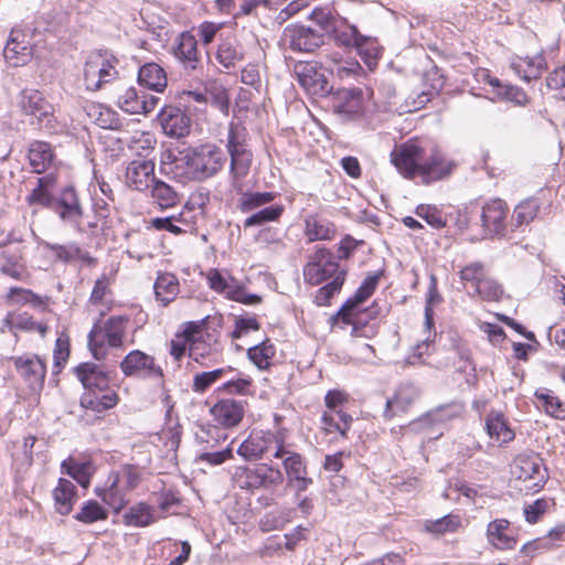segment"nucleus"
Masks as SVG:
<instances>
[{
    "label": "nucleus",
    "instance_id": "1",
    "mask_svg": "<svg viewBox=\"0 0 565 565\" xmlns=\"http://www.w3.org/2000/svg\"><path fill=\"white\" fill-rule=\"evenodd\" d=\"M390 157L403 178L418 179L426 185L448 178L456 168V162L438 148L426 146L416 139L396 146Z\"/></svg>",
    "mask_w": 565,
    "mask_h": 565
},
{
    "label": "nucleus",
    "instance_id": "2",
    "mask_svg": "<svg viewBox=\"0 0 565 565\" xmlns=\"http://www.w3.org/2000/svg\"><path fill=\"white\" fill-rule=\"evenodd\" d=\"M347 269L342 268L338 257L328 248L320 247L312 255L303 267V279L307 284L318 286L328 279L329 284L318 289L316 303L327 306L331 298L338 294L345 280Z\"/></svg>",
    "mask_w": 565,
    "mask_h": 565
},
{
    "label": "nucleus",
    "instance_id": "3",
    "mask_svg": "<svg viewBox=\"0 0 565 565\" xmlns=\"http://www.w3.org/2000/svg\"><path fill=\"white\" fill-rule=\"evenodd\" d=\"M179 162L186 167L188 178L201 181L217 174L226 162V156L221 148L206 143L186 152Z\"/></svg>",
    "mask_w": 565,
    "mask_h": 565
},
{
    "label": "nucleus",
    "instance_id": "4",
    "mask_svg": "<svg viewBox=\"0 0 565 565\" xmlns=\"http://www.w3.org/2000/svg\"><path fill=\"white\" fill-rule=\"evenodd\" d=\"M310 19L324 33L331 34L338 45L354 47L359 43L360 38H362L355 25L350 24L345 18L340 17L329 7L315 8Z\"/></svg>",
    "mask_w": 565,
    "mask_h": 565
},
{
    "label": "nucleus",
    "instance_id": "5",
    "mask_svg": "<svg viewBox=\"0 0 565 565\" xmlns=\"http://www.w3.org/2000/svg\"><path fill=\"white\" fill-rule=\"evenodd\" d=\"M118 60L108 52H93L85 62L83 76L87 90L96 92L105 84L115 81L119 72L117 70Z\"/></svg>",
    "mask_w": 565,
    "mask_h": 565
},
{
    "label": "nucleus",
    "instance_id": "6",
    "mask_svg": "<svg viewBox=\"0 0 565 565\" xmlns=\"http://www.w3.org/2000/svg\"><path fill=\"white\" fill-rule=\"evenodd\" d=\"M237 454L247 460L270 454L274 458L286 455L285 439L281 433L254 430L237 449Z\"/></svg>",
    "mask_w": 565,
    "mask_h": 565
},
{
    "label": "nucleus",
    "instance_id": "7",
    "mask_svg": "<svg viewBox=\"0 0 565 565\" xmlns=\"http://www.w3.org/2000/svg\"><path fill=\"white\" fill-rule=\"evenodd\" d=\"M235 484L243 490L278 487L284 481V475L278 468L266 463L254 467H238L233 476Z\"/></svg>",
    "mask_w": 565,
    "mask_h": 565
},
{
    "label": "nucleus",
    "instance_id": "8",
    "mask_svg": "<svg viewBox=\"0 0 565 565\" xmlns=\"http://www.w3.org/2000/svg\"><path fill=\"white\" fill-rule=\"evenodd\" d=\"M127 319L124 317H110L103 327H94L88 334V348L96 360L106 356L105 342L110 348H119L122 344Z\"/></svg>",
    "mask_w": 565,
    "mask_h": 565
},
{
    "label": "nucleus",
    "instance_id": "9",
    "mask_svg": "<svg viewBox=\"0 0 565 565\" xmlns=\"http://www.w3.org/2000/svg\"><path fill=\"white\" fill-rule=\"evenodd\" d=\"M512 475L523 483L526 492L540 491L547 480V469L536 455H519L512 465Z\"/></svg>",
    "mask_w": 565,
    "mask_h": 565
},
{
    "label": "nucleus",
    "instance_id": "10",
    "mask_svg": "<svg viewBox=\"0 0 565 565\" xmlns=\"http://www.w3.org/2000/svg\"><path fill=\"white\" fill-rule=\"evenodd\" d=\"M462 412L463 407L460 404L439 406L418 419L411 422L408 429L414 433H426L428 438H433L435 433H437L435 437H438L443 435V431L438 430L436 427L459 417Z\"/></svg>",
    "mask_w": 565,
    "mask_h": 565
},
{
    "label": "nucleus",
    "instance_id": "11",
    "mask_svg": "<svg viewBox=\"0 0 565 565\" xmlns=\"http://www.w3.org/2000/svg\"><path fill=\"white\" fill-rule=\"evenodd\" d=\"M190 358L202 366L216 364L222 360V347L210 333L202 332L200 327L191 329Z\"/></svg>",
    "mask_w": 565,
    "mask_h": 565
},
{
    "label": "nucleus",
    "instance_id": "12",
    "mask_svg": "<svg viewBox=\"0 0 565 565\" xmlns=\"http://www.w3.org/2000/svg\"><path fill=\"white\" fill-rule=\"evenodd\" d=\"M18 374L24 380L32 392H40L44 386L46 365L36 354L24 353L11 358Z\"/></svg>",
    "mask_w": 565,
    "mask_h": 565
},
{
    "label": "nucleus",
    "instance_id": "13",
    "mask_svg": "<svg viewBox=\"0 0 565 565\" xmlns=\"http://www.w3.org/2000/svg\"><path fill=\"white\" fill-rule=\"evenodd\" d=\"M18 106L25 116L33 117L38 124H50L53 118V106L38 89H22L18 97Z\"/></svg>",
    "mask_w": 565,
    "mask_h": 565
},
{
    "label": "nucleus",
    "instance_id": "14",
    "mask_svg": "<svg viewBox=\"0 0 565 565\" xmlns=\"http://www.w3.org/2000/svg\"><path fill=\"white\" fill-rule=\"evenodd\" d=\"M51 209L63 220L71 224L77 231H82L81 221L83 210L79 204L75 190L67 186L61 191L57 198H54Z\"/></svg>",
    "mask_w": 565,
    "mask_h": 565
},
{
    "label": "nucleus",
    "instance_id": "15",
    "mask_svg": "<svg viewBox=\"0 0 565 565\" xmlns=\"http://www.w3.org/2000/svg\"><path fill=\"white\" fill-rule=\"evenodd\" d=\"M120 369L126 376H146L160 380L163 376L160 366L156 365L154 359L145 352L134 350L120 362Z\"/></svg>",
    "mask_w": 565,
    "mask_h": 565
},
{
    "label": "nucleus",
    "instance_id": "16",
    "mask_svg": "<svg viewBox=\"0 0 565 565\" xmlns=\"http://www.w3.org/2000/svg\"><path fill=\"white\" fill-rule=\"evenodd\" d=\"M33 55V45L28 34L22 30L13 29L3 49V56L10 66L25 65Z\"/></svg>",
    "mask_w": 565,
    "mask_h": 565
},
{
    "label": "nucleus",
    "instance_id": "17",
    "mask_svg": "<svg viewBox=\"0 0 565 565\" xmlns=\"http://www.w3.org/2000/svg\"><path fill=\"white\" fill-rule=\"evenodd\" d=\"M281 459L288 486L294 488L297 494L305 492L312 483V479L308 477L307 466L302 456L286 449V455Z\"/></svg>",
    "mask_w": 565,
    "mask_h": 565
},
{
    "label": "nucleus",
    "instance_id": "18",
    "mask_svg": "<svg viewBox=\"0 0 565 565\" xmlns=\"http://www.w3.org/2000/svg\"><path fill=\"white\" fill-rule=\"evenodd\" d=\"M285 36L294 51L313 52L324 42V32L305 25H291L285 30Z\"/></svg>",
    "mask_w": 565,
    "mask_h": 565
},
{
    "label": "nucleus",
    "instance_id": "19",
    "mask_svg": "<svg viewBox=\"0 0 565 565\" xmlns=\"http://www.w3.org/2000/svg\"><path fill=\"white\" fill-rule=\"evenodd\" d=\"M159 98L135 87L126 88L119 96L117 104L128 114H149L158 105Z\"/></svg>",
    "mask_w": 565,
    "mask_h": 565
},
{
    "label": "nucleus",
    "instance_id": "20",
    "mask_svg": "<svg viewBox=\"0 0 565 565\" xmlns=\"http://www.w3.org/2000/svg\"><path fill=\"white\" fill-rule=\"evenodd\" d=\"M381 276V271L369 274L358 290L354 292V295L343 303V306L338 311V316H340L344 322H352L354 311L361 303L366 301L374 294Z\"/></svg>",
    "mask_w": 565,
    "mask_h": 565
},
{
    "label": "nucleus",
    "instance_id": "21",
    "mask_svg": "<svg viewBox=\"0 0 565 565\" xmlns=\"http://www.w3.org/2000/svg\"><path fill=\"white\" fill-rule=\"evenodd\" d=\"M159 121L163 132L172 138H181L190 132L191 119L179 107H163L159 114Z\"/></svg>",
    "mask_w": 565,
    "mask_h": 565
},
{
    "label": "nucleus",
    "instance_id": "22",
    "mask_svg": "<svg viewBox=\"0 0 565 565\" xmlns=\"http://www.w3.org/2000/svg\"><path fill=\"white\" fill-rule=\"evenodd\" d=\"M508 207L500 199H493L482 206L481 221L487 234L502 236L505 231Z\"/></svg>",
    "mask_w": 565,
    "mask_h": 565
},
{
    "label": "nucleus",
    "instance_id": "23",
    "mask_svg": "<svg viewBox=\"0 0 565 565\" xmlns=\"http://www.w3.org/2000/svg\"><path fill=\"white\" fill-rule=\"evenodd\" d=\"M372 90L367 87H354L342 92L341 102L337 106L339 114L348 119H353L363 114L366 102L371 98Z\"/></svg>",
    "mask_w": 565,
    "mask_h": 565
},
{
    "label": "nucleus",
    "instance_id": "24",
    "mask_svg": "<svg viewBox=\"0 0 565 565\" xmlns=\"http://www.w3.org/2000/svg\"><path fill=\"white\" fill-rule=\"evenodd\" d=\"M94 492L105 504L116 512L122 510L129 502L130 492L121 487V482L113 472L109 473L105 486L96 487Z\"/></svg>",
    "mask_w": 565,
    "mask_h": 565
},
{
    "label": "nucleus",
    "instance_id": "25",
    "mask_svg": "<svg viewBox=\"0 0 565 565\" xmlns=\"http://www.w3.org/2000/svg\"><path fill=\"white\" fill-rule=\"evenodd\" d=\"M245 414V402L224 398L218 401L212 408L211 415L218 425L234 427L241 423Z\"/></svg>",
    "mask_w": 565,
    "mask_h": 565
},
{
    "label": "nucleus",
    "instance_id": "26",
    "mask_svg": "<svg viewBox=\"0 0 565 565\" xmlns=\"http://www.w3.org/2000/svg\"><path fill=\"white\" fill-rule=\"evenodd\" d=\"M299 84L312 95L323 96L331 89L326 76L311 63H299L295 68Z\"/></svg>",
    "mask_w": 565,
    "mask_h": 565
},
{
    "label": "nucleus",
    "instance_id": "27",
    "mask_svg": "<svg viewBox=\"0 0 565 565\" xmlns=\"http://www.w3.org/2000/svg\"><path fill=\"white\" fill-rule=\"evenodd\" d=\"M126 181L137 191L150 188L156 181L154 162L146 159L132 160L126 169Z\"/></svg>",
    "mask_w": 565,
    "mask_h": 565
},
{
    "label": "nucleus",
    "instance_id": "28",
    "mask_svg": "<svg viewBox=\"0 0 565 565\" xmlns=\"http://www.w3.org/2000/svg\"><path fill=\"white\" fill-rule=\"evenodd\" d=\"M43 247L50 252L52 258L56 262L71 263L81 260L88 266H94L96 259L88 252L82 249L77 243L70 242L67 244L43 243Z\"/></svg>",
    "mask_w": 565,
    "mask_h": 565
},
{
    "label": "nucleus",
    "instance_id": "29",
    "mask_svg": "<svg viewBox=\"0 0 565 565\" xmlns=\"http://www.w3.org/2000/svg\"><path fill=\"white\" fill-rule=\"evenodd\" d=\"M486 431L498 446H504L515 438V431L503 413L492 411L486 416Z\"/></svg>",
    "mask_w": 565,
    "mask_h": 565
},
{
    "label": "nucleus",
    "instance_id": "30",
    "mask_svg": "<svg viewBox=\"0 0 565 565\" xmlns=\"http://www.w3.org/2000/svg\"><path fill=\"white\" fill-rule=\"evenodd\" d=\"M487 541L497 550H512L516 545V537L507 519H497L487 526Z\"/></svg>",
    "mask_w": 565,
    "mask_h": 565
},
{
    "label": "nucleus",
    "instance_id": "31",
    "mask_svg": "<svg viewBox=\"0 0 565 565\" xmlns=\"http://www.w3.org/2000/svg\"><path fill=\"white\" fill-rule=\"evenodd\" d=\"M74 373L83 384L85 392L106 390L109 387V376L99 365L85 362L74 369Z\"/></svg>",
    "mask_w": 565,
    "mask_h": 565
},
{
    "label": "nucleus",
    "instance_id": "32",
    "mask_svg": "<svg viewBox=\"0 0 565 565\" xmlns=\"http://www.w3.org/2000/svg\"><path fill=\"white\" fill-rule=\"evenodd\" d=\"M173 54L186 70H195L199 63L198 41L195 35L185 31L182 32L175 41Z\"/></svg>",
    "mask_w": 565,
    "mask_h": 565
},
{
    "label": "nucleus",
    "instance_id": "33",
    "mask_svg": "<svg viewBox=\"0 0 565 565\" xmlns=\"http://www.w3.org/2000/svg\"><path fill=\"white\" fill-rule=\"evenodd\" d=\"M511 68L524 82L536 79L546 68V60L543 54L532 57L515 56L511 60Z\"/></svg>",
    "mask_w": 565,
    "mask_h": 565
},
{
    "label": "nucleus",
    "instance_id": "34",
    "mask_svg": "<svg viewBox=\"0 0 565 565\" xmlns=\"http://www.w3.org/2000/svg\"><path fill=\"white\" fill-rule=\"evenodd\" d=\"M231 162H230V177L231 184L236 192L242 191V180L248 174L252 161L253 153L247 149H241L228 152Z\"/></svg>",
    "mask_w": 565,
    "mask_h": 565
},
{
    "label": "nucleus",
    "instance_id": "35",
    "mask_svg": "<svg viewBox=\"0 0 565 565\" xmlns=\"http://www.w3.org/2000/svg\"><path fill=\"white\" fill-rule=\"evenodd\" d=\"M118 395L110 387L106 390H94L84 392L81 397V405L95 413H103L115 407L118 404Z\"/></svg>",
    "mask_w": 565,
    "mask_h": 565
},
{
    "label": "nucleus",
    "instance_id": "36",
    "mask_svg": "<svg viewBox=\"0 0 565 565\" xmlns=\"http://www.w3.org/2000/svg\"><path fill=\"white\" fill-rule=\"evenodd\" d=\"M209 287L217 294L224 295L227 299H239V284L228 273H222L212 268L206 273Z\"/></svg>",
    "mask_w": 565,
    "mask_h": 565
},
{
    "label": "nucleus",
    "instance_id": "37",
    "mask_svg": "<svg viewBox=\"0 0 565 565\" xmlns=\"http://www.w3.org/2000/svg\"><path fill=\"white\" fill-rule=\"evenodd\" d=\"M352 422V416L341 409L326 411L321 416V428L326 434H339L345 439Z\"/></svg>",
    "mask_w": 565,
    "mask_h": 565
},
{
    "label": "nucleus",
    "instance_id": "38",
    "mask_svg": "<svg viewBox=\"0 0 565 565\" xmlns=\"http://www.w3.org/2000/svg\"><path fill=\"white\" fill-rule=\"evenodd\" d=\"M29 162L33 172L41 174L54 166V153L50 143L34 141L29 148Z\"/></svg>",
    "mask_w": 565,
    "mask_h": 565
},
{
    "label": "nucleus",
    "instance_id": "39",
    "mask_svg": "<svg viewBox=\"0 0 565 565\" xmlns=\"http://www.w3.org/2000/svg\"><path fill=\"white\" fill-rule=\"evenodd\" d=\"M53 499L55 509L61 515L70 514L77 500L76 486L67 479L60 478L53 490Z\"/></svg>",
    "mask_w": 565,
    "mask_h": 565
},
{
    "label": "nucleus",
    "instance_id": "40",
    "mask_svg": "<svg viewBox=\"0 0 565 565\" xmlns=\"http://www.w3.org/2000/svg\"><path fill=\"white\" fill-rule=\"evenodd\" d=\"M244 56L245 50L235 38H226L218 44L216 60L225 68L235 67Z\"/></svg>",
    "mask_w": 565,
    "mask_h": 565
},
{
    "label": "nucleus",
    "instance_id": "41",
    "mask_svg": "<svg viewBox=\"0 0 565 565\" xmlns=\"http://www.w3.org/2000/svg\"><path fill=\"white\" fill-rule=\"evenodd\" d=\"M138 82L141 86L160 93L167 87V75L157 63H147L139 68Z\"/></svg>",
    "mask_w": 565,
    "mask_h": 565
},
{
    "label": "nucleus",
    "instance_id": "42",
    "mask_svg": "<svg viewBox=\"0 0 565 565\" xmlns=\"http://www.w3.org/2000/svg\"><path fill=\"white\" fill-rule=\"evenodd\" d=\"M161 516L162 514H157L156 509L151 505L140 502L129 508L124 515V522L129 526L143 527L150 525Z\"/></svg>",
    "mask_w": 565,
    "mask_h": 565
},
{
    "label": "nucleus",
    "instance_id": "43",
    "mask_svg": "<svg viewBox=\"0 0 565 565\" xmlns=\"http://www.w3.org/2000/svg\"><path fill=\"white\" fill-rule=\"evenodd\" d=\"M156 299L168 306L179 294V280L170 273L160 274L153 285Z\"/></svg>",
    "mask_w": 565,
    "mask_h": 565
},
{
    "label": "nucleus",
    "instance_id": "44",
    "mask_svg": "<svg viewBox=\"0 0 565 565\" xmlns=\"http://www.w3.org/2000/svg\"><path fill=\"white\" fill-rule=\"evenodd\" d=\"M61 469L63 473L71 476L83 488H88L94 473V467L89 460L78 461L68 458L62 462Z\"/></svg>",
    "mask_w": 565,
    "mask_h": 565
},
{
    "label": "nucleus",
    "instance_id": "45",
    "mask_svg": "<svg viewBox=\"0 0 565 565\" xmlns=\"http://www.w3.org/2000/svg\"><path fill=\"white\" fill-rule=\"evenodd\" d=\"M275 355L276 347L269 340H265L247 350L248 360L260 371L270 369Z\"/></svg>",
    "mask_w": 565,
    "mask_h": 565
},
{
    "label": "nucleus",
    "instance_id": "46",
    "mask_svg": "<svg viewBox=\"0 0 565 565\" xmlns=\"http://www.w3.org/2000/svg\"><path fill=\"white\" fill-rule=\"evenodd\" d=\"M4 326L10 331L21 330L28 332H38L42 337L45 335L47 327L41 322H36L26 313H8L3 320Z\"/></svg>",
    "mask_w": 565,
    "mask_h": 565
},
{
    "label": "nucleus",
    "instance_id": "47",
    "mask_svg": "<svg viewBox=\"0 0 565 565\" xmlns=\"http://www.w3.org/2000/svg\"><path fill=\"white\" fill-rule=\"evenodd\" d=\"M87 115L104 129H118L120 127L119 115L110 107L103 104H90L86 107Z\"/></svg>",
    "mask_w": 565,
    "mask_h": 565
},
{
    "label": "nucleus",
    "instance_id": "48",
    "mask_svg": "<svg viewBox=\"0 0 565 565\" xmlns=\"http://www.w3.org/2000/svg\"><path fill=\"white\" fill-rule=\"evenodd\" d=\"M305 234L309 242L315 241H328L334 235V228L332 224L322 217L317 215H309L306 221Z\"/></svg>",
    "mask_w": 565,
    "mask_h": 565
},
{
    "label": "nucleus",
    "instance_id": "49",
    "mask_svg": "<svg viewBox=\"0 0 565 565\" xmlns=\"http://www.w3.org/2000/svg\"><path fill=\"white\" fill-rule=\"evenodd\" d=\"M540 202L536 199H526L519 203L512 214L511 226L513 230H519L524 225L531 223L537 215L540 210Z\"/></svg>",
    "mask_w": 565,
    "mask_h": 565
},
{
    "label": "nucleus",
    "instance_id": "50",
    "mask_svg": "<svg viewBox=\"0 0 565 565\" xmlns=\"http://www.w3.org/2000/svg\"><path fill=\"white\" fill-rule=\"evenodd\" d=\"M54 183L55 178L52 175V173L39 178L38 185L26 196V202L30 205L40 204L51 209L54 198L51 195L49 190L53 186Z\"/></svg>",
    "mask_w": 565,
    "mask_h": 565
},
{
    "label": "nucleus",
    "instance_id": "51",
    "mask_svg": "<svg viewBox=\"0 0 565 565\" xmlns=\"http://www.w3.org/2000/svg\"><path fill=\"white\" fill-rule=\"evenodd\" d=\"M234 372L237 373V375L241 374L232 366L198 373L193 377L192 390L196 393H204L213 384L225 377L227 374Z\"/></svg>",
    "mask_w": 565,
    "mask_h": 565
},
{
    "label": "nucleus",
    "instance_id": "52",
    "mask_svg": "<svg viewBox=\"0 0 565 565\" xmlns=\"http://www.w3.org/2000/svg\"><path fill=\"white\" fill-rule=\"evenodd\" d=\"M1 271L17 280H25L28 278V270L19 250L3 253V263L1 264Z\"/></svg>",
    "mask_w": 565,
    "mask_h": 565
},
{
    "label": "nucleus",
    "instance_id": "53",
    "mask_svg": "<svg viewBox=\"0 0 565 565\" xmlns=\"http://www.w3.org/2000/svg\"><path fill=\"white\" fill-rule=\"evenodd\" d=\"M329 61L321 62V64L331 73L340 78H348L359 74L362 71L360 64L355 61H343L339 54H333L328 57Z\"/></svg>",
    "mask_w": 565,
    "mask_h": 565
},
{
    "label": "nucleus",
    "instance_id": "54",
    "mask_svg": "<svg viewBox=\"0 0 565 565\" xmlns=\"http://www.w3.org/2000/svg\"><path fill=\"white\" fill-rule=\"evenodd\" d=\"M461 526V518L457 514H448L437 520H428L424 524L426 532L440 536L455 533Z\"/></svg>",
    "mask_w": 565,
    "mask_h": 565
},
{
    "label": "nucleus",
    "instance_id": "55",
    "mask_svg": "<svg viewBox=\"0 0 565 565\" xmlns=\"http://www.w3.org/2000/svg\"><path fill=\"white\" fill-rule=\"evenodd\" d=\"M490 100H505L514 104L515 106H525L529 103V96L522 88L500 82V86L497 87L493 97H491Z\"/></svg>",
    "mask_w": 565,
    "mask_h": 565
},
{
    "label": "nucleus",
    "instance_id": "56",
    "mask_svg": "<svg viewBox=\"0 0 565 565\" xmlns=\"http://www.w3.org/2000/svg\"><path fill=\"white\" fill-rule=\"evenodd\" d=\"M241 194L238 201V209L243 213L252 212L256 209H259L275 199V193L273 192H252L246 191L238 192Z\"/></svg>",
    "mask_w": 565,
    "mask_h": 565
},
{
    "label": "nucleus",
    "instance_id": "57",
    "mask_svg": "<svg viewBox=\"0 0 565 565\" xmlns=\"http://www.w3.org/2000/svg\"><path fill=\"white\" fill-rule=\"evenodd\" d=\"M108 518V511L96 500H87L83 503L74 519L84 523L93 524L98 521H105Z\"/></svg>",
    "mask_w": 565,
    "mask_h": 565
},
{
    "label": "nucleus",
    "instance_id": "58",
    "mask_svg": "<svg viewBox=\"0 0 565 565\" xmlns=\"http://www.w3.org/2000/svg\"><path fill=\"white\" fill-rule=\"evenodd\" d=\"M151 195L161 209H169L179 202L178 193L163 181L156 180L151 185Z\"/></svg>",
    "mask_w": 565,
    "mask_h": 565
},
{
    "label": "nucleus",
    "instance_id": "59",
    "mask_svg": "<svg viewBox=\"0 0 565 565\" xmlns=\"http://www.w3.org/2000/svg\"><path fill=\"white\" fill-rule=\"evenodd\" d=\"M285 211L284 205L274 204L265 206L262 210L253 213L244 221V227L262 226L266 223L274 222L280 218Z\"/></svg>",
    "mask_w": 565,
    "mask_h": 565
},
{
    "label": "nucleus",
    "instance_id": "60",
    "mask_svg": "<svg viewBox=\"0 0 565 565\" xmlns=\"http://www.w3.org/2000/svg\"><path fill=\"white\" fill-rule=\"evenodd\" d=\"M354 47L370 68L376 65L381 55V49L374 40L362 35Z\"/></svg>",
    "mask_w": 565,
    "mask_h": 565
},
{
    "label": "nucleus",
    "instance_id": "61",
    "mask_svg": "<svg viewBox=\"0 0 565 565\" xmlns=\"http://www.w3.org/2000/svg\"><path fill=\"white\" fill-rule=\"evenodd\" d=\"M198 324L195 322H188L183 333L178 334L175 339L171 340L170 343V354L177 360H181L186 350L190 352V337L191 329H196Z\"/></svg>",
    "mask_w": 565,
    "mask_h": 565
},
{
    "label": "nucleus",
    "instance_id": "62",
    "mask_svg": "<svg viewBox=\"0 0 565 565\" xmlns=\"http://www.w3.org/2000/svg\"><path fill=\"white\" fill-rule=\"evenodd\" d=\"M246 136H247L246 128L238 122L232 121L228 126V132H227V142H226L227 152L241 150V149H247L248 147L246 143Z\"/></svg>",
    "mask_w": 565,
    "mask_h": 565
},
{
    "label": "nucleus",
    "instance_id": "63",
    "mask_svg": "<svg viewBox=\"0 0 565 565\" xmlns=\"http://www.w3.org/2000/svg\"><path fill=\"white\" fill-rule=\"evenodd\" d=\"M433 339H430V334L426 335L424 340L414 345L411 352L406 355L404 362L406 365H420L425 363L424 358L430 355Z\"/></svg>",
    "mask_w": 565,
    "mask_h": 565
},
{
    "label": "nucleus",
    "instance_id": "64",
    "mask_svg": "<svg viewBox=\"0 0 565 565\" xmlns=\"http://www.w3.org/2000/svg\"><path fill=\"white\" fill-rule=\"evenodd\" d=\"M154 139L149 132L137 131L129 141L128 148L138 156H147L148 151L153 149Z\"/></svg>",
    "mask_w": 565,
    "mask_h": 565
}]
</instances>
